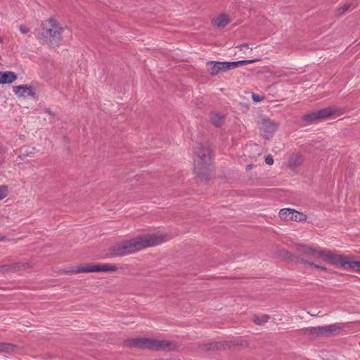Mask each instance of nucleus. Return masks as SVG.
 Here are the masks:
<instances>
[{
  "label": "nucleus",
  "instance_id": "obj_1",
  "mask_svg": "<svg viewBox=\"0 0 360 360\" xmlns=\"http://www.w3.org/2000/svg\"><path fill=\"white\" fill-rule=\"evenodd\" d=\"M298 251L306 257L302 258L300 262L310 268L327 272L328 268L320 262L322 261L337 267L360 273V259L356 260L352 256L343 255L335 251L311 245H300Z\"/></svg>",
  "mask_w": 360,
  "mask_h": 360
},
{
  "label": "nucleus",
  "instance_id": "obj_2",
  "mask_svg": "<svg viewBox=\"0 0 360 360\" xmlns=\"http://www.w3.org/2000/svg\"><path fill=\"white\" fill-rule=\"evenodd\" d=\"M172 238L168 233H153L138 235L129 240H123L109 248L111 255L122 257L134 254L142 250L161 245Z\"/></svg>",
  "mask_w": 360,
  "mask_h": 360
},
{
  "label": "nucleus",
  "instance_id": "obj_3",
  "mask_svg": "<svg viewBox=\"0 0 360 360\" xmlns=\"http://www.w3.org/2000/svg\"><path fill=\"white\" fill-rule=\"evenodd\" d=\"M214 150L210 142L199 143L195 147L193 156L194 179L198 184H207L214 170Z\"/></svg>",
  "mask_w": 360,
  "mask_h": 360
},
{
  "label": "nucleus",
  "instance_id": "obj_4",
  "mask_svg": "<svg viewBox=\"0 0 360 360\" xmlns=\"http://www.w3.org/2000/svg\"><path fill=\"white\" fill-rule=\"evenodd\" d=\"M125 346L129 348H139L155 351H176L178 346L172 341L154 338H131L125 341Z\"/></svg>",
  "mask_w": 360,
  "mask_h": 360
},
{
  "label": "nucleus",
  "instance_id": "obj_5",
  "mask_svg": "<svg viewBox=\"0 0 360 360\" xmlns=\"http://www.w3.org/2000/svg\"><path fill=\"white\" fill-rule=\"evenodd\" d=\"M41 32L39 39L49 46H52L60 41L62 34L67 29L62 26L55 18H49L41 23Z\"/></svg>",
  "mask_w": 360,
  "mask_h": 360
},
{
  "label": "nucleus",
  "instance_id": "obj_6",
  "mask_svg": "<svg viewBox=\"0 0 360 360\" xmlns=\"http://www.w3.org/2000/svg\"><path fill=\"white\" fill-rule=\"evenodd\" d=\"M341 328L336 325L311 326L303 329V333L311 338L329 337L338 334Z\"/></svg>",
  "mask_w": 360,
  "mask_h": 360
},
{
  "label": "nucleus",
  "instance_id": "obj_7",
  "mask_svg": "<svg viewBox=\"0 0 360 360\" xmlns=\"http://www.w3.org/2000/svg\"><path fill=\"white\" fill-rule=\"evenodd\" d=\"M118 268L115 264H86L76 266L75 268L68 271L70 274L79 273H95V272H116Z\"/></svg>",
  "mask_w": 360,
  "mask_h": 360
},
{
  "label": "nucleus",
  "instance_id": "obj_8",
  "mask_svg": "<svg viewBox=\"0 0 360 360\" xmlns=\"http://www.w3.org/2000/svg\"><path fill=\"white\" fill-rule=\"evenodd\" d=\"M236 346L247 347L249 346V343L246 340L214 342L204 344L201 346V348L205 351H218L232 349Z\"/></svg>",
  "mask_w": 360,
  "mask_h": 360
},
{
  "label": "nucleus",
  "instance_id": "obj_9",
  "mask_svg": "<svg viewBox=\"0 0 360 360\" xmlns=\"http://www.w3.org/2000/svg\"><path fill=\"white\" fill-rule=\"evenodd\" d=\"M259 129L262 137L269 139L278 129L279 124L269 117H263L258 122Z\"/></svg>",
  "mask_w": 360,
  "mask_h": 360
},
{
  "label": "nucleus",
  "instance_id": "obj_10",
  "mask_svg": "<svg viewBox=\"0 0 360 360\" xmlns=\"http://www.w3.org/2000/svg\"><path fill=\"white\" fill-rule=\"evenodd\" d=\"M278 217L281 221H294L296 222L306 221L307 215L292 208H283L278 212Z\"/></svg>",
  "mask_w": 360,
  "mask_h": 360
},
{
  "label": "nucleus",
  "instance_id": "obj_11",
  "mask_svg": "<svg viewBox=\"0 0 360 360\" xmlns=\"http://www.w3.org/2000/svg\"><path fill=\"white\" fill-rule=\"evenodd\" d=\"M207 66L209 67V73L212 76L231 69L229 62L209 61Z\"/></svg>",
  "mask_w": 360,
  "mask_h": 360
},
{
  "label": "nucleus",
  "instance_id": "obj_12",
  "mask_svg": "<svg viewBox=\"0 0 360 360\" xmlns=\"http://www.w3.org/2000/svg\"><path fill=\"white\" fill-rule=\"evenodd\" d=\"M231 16L226 13H221L211 19V25L217 29H223L231 22Z\"/></svg>",
  "mask_w": 360,
  "mask_h": 360
},
{
  "label": "nucleus",
  "instance_id": "obj_13",
  "mask_svg": "<svg viewBox=\"0 0 360 360\" xmlns=\"http://www.w3.org/2000/svg\"><path fill=\"white\" fill-rule=\"evenodd\" d=\"M32 268V265L29 262H18L1 266L0 267V271L2 273L16 272Z\"/></svg>",
  "mask_w": 360,
  "mask_h": 360
},
{
  "label": "nucleus",
  "instance_id": "obj_14",
  "mask_svg": "<svg viewBox=\"0 0 360 360\" xmlns=\"http://www.w3.org/2000/svg\"><path fill=\"white\" fill-rule=\"evenodd\" d=\"M304 161V158L301 152H294L289 155L288 166L290 169H296L301 167Z\"/></svg>",
  "mask_w": 360,
  "mask_h": 360
},
{
  "label": "nucleus",
  "instance_id": "obj_15",
  "mask_svg": "<svg viewBox=\"0 0 360 360\" xmlns=\"http://www.w3.org/2000/svg\"><path fill=\"white\" fill-rule=\"evenodd\" d=\"M211 124L215 127H221L225 122L226 115L217 112H212L210 115Z\"/></svg>",
  "mask_w": 360,
  "mask_h": 360
},
{
  "label": "nucleus",
  "instance_id": "obj_16",
  "mask_svg": "<svg viewBox=\"0 0 360 360\" xmlns=\"http://www.w3.org/2000/svg\"><path fill=\"white\" fill-rule=\"evenodd\" d=\"M14 92L18 96H24L25 93H27L28 96H30V97H36L35 91L32 89L31 86L27 84L15 86Z\"/></svg>",
  "mask_w": 360,
  "mask_h": 360
},
{
  "label": "nucleus",
  "instance_id": "obj_17",
  "mask_svg": "<svg viewBox=\"0 0 360 360\" xmlns=\"http://www.w3.org/2000/svg\"><path fill=\"white\" fill-rule=\"evenodd\" d=\"M340 109L334 107H328L319 110L320 119L327 118L335 114H342Z\"/></svg>",
  "mask_w": 360,
  "mask_h": 360
},
{
  "label": "nucleus",
  "instance_id": "obj_18",
  "mask_svg": "<svg viewBox=\"0 0 360 360\" xmlns=\"http://www.w3.org/2000/svg\"><path fill=\"white\" fill-rule=\"evenodd\" d=\"M18 349V345L15 344L0 342V353L13 354L16 352Z\"/></svg>",
  "mask_w": 360,
  "mask_h": 360
},
{
  "label": "nucleus",
  "instance_id": "obj_19",
  "mask_svg": "<svg viewBox=\"0 0 360 360\" xmlns=\"http://www.w3.org/2000/svg\"><path fill=\"white\" fill-rule=\"evenodd\" d=\"M16 78V75L13 72H0V84L12 83Z\"/></svg>",
  "mask_w": 360,
  "mask_h": 360
},
{
  "label": "nucleus",
  "instance_id": "obj_20",
  "mask_svg": "<svg viewBox=\"0 0 360 360\" xmlns=\"http://www.w3.org/2000/svg\"><path fill=\"white\" fill-rule=\"evenodd\" d=\"M276 256L282 261H292L294 258L293 255L285 249L278 250Z\"/></svg>",
  "mask_w": 360,
  "mask_h": 360
},
{
  "label": "nucleus",
  "instance_id": "obj_21",
  "mask_svg": "<svg viewBox=\"0 0 360 360\" xmlns=\"http://www.w3.org/2000/svg\"><path fill=\"white\" fill-rule=\"evenodd\" d=\"M270 316L268 314H255L252 316V321L258 326L265 325L269 320Z\"/></svg>",
  "mask_w": 360,
  "mask_h": 360
},
{
  "label": "nucleus",
  "instance_id": "obj_22",
  "mask_svg": "<svg viewBox=\"0 0 360 360\" xmlns=\"http://www.w3.org/2000/svg\"><path fill=\"white\" fill-rule=\"evenodd\" d=\"M302 120L305 122H313L320 119L318 111H311L309 112L302 117Z\"/></svg>",
  "mask_w": 360,
  "mask_h": 360
},
{
  "label": "nucleus",
  "instance_id": "obj_23",
  "mask_svg": "<svg viewBox=\"0 0 360 360\" xmlns=\"http://www.w3.org/2000/svg\"><path fill=\"white\" fill-rule=\"evenodd\" d=\"M260 60H261L260 59L241 60L229 62V63H230L231 68L232 69V68H235L238 67L240 65L250 64V63H252L255 62H259Z\"/></svg>",
  "mask_w": 360,
  "mask_h": 360
},
{
  "label": "nucleus",
  "instance_id": "obj_24",
  "mask_svg": "<svg viewBox=\"0 0 360 360\" xmlns=\"http://www.w3.org/2000/svg\"><path fill=\"white\" fill-rule=\"evenodd\" d=\"M8 194V187L5 185L0 186V201L4 199Z\"/></svg>",
  "mask_w": 360,
  "mask_h": 360
},
{
  "label": "nucleus",
  "instance_id": "obj_25",
  "mask_svg": "<svg viewBox=\"0 0 360 360\" xmlns=\"http://www.w3.org/2000/svg\"><path fill=\"white\" fill-rule=\"evenodd\" d=\"M237 49L243 53H245L247 51H252V49L249 47L248 44H243L237 46Z\"/></svg>",
  "mask_w": 360,
  "mask_h": 360
},
{
  "label": "nucleus",
  "instance_id": "obj_26",
  "mask_svg": "<svg viewBox=\"0 0 360 360\" xmlns=\"http://www.w3.org/2000/svg\"><path fill=\"white\" fill-rule=\"evenodd\" d=\"M264 160L266 164L268 165H273L274 163V157L270 154L264 157Z\"/></svg>",
  "mask_w": 360,
  "mask_h": 360
},
{
  "label": "nucleus",
  "instance_id": "obj_27",
  "mask_svg": "<svg viewBox=\"0 0 360 360\" xmlns=\"http://www.w3.org/2000/svg\"><path fill=\"white\" fill-rule=\"evenodd\" d=\"M348 8H349L348 5H344L338 9V13L339 15H342L348 10Z\"/></svg>",
  "mask_w": 360,
  "mask_h": 360
},
{
  "label": "nucleus",
  "instance_id": "obj_28",
  "mask_svg": "<svg viewBox=\"0 0 360 360\" xmlns=\"http://www.w3.org/2000/svg\"><path fill=\"white\" fill-rule=\"evenodd\" d=\"M252 100L254 101V102H255V103L260 102L264 99L263 97H261L255 93L252 94Z\"/></svg>",
  "mask_w": 360,
  "mask_h": 360
},
{
  "label": "nucleus",
  "instance_id": "obj_29",
  "mask_svg": "<svg viewBox=\"0 0 360 360\" xmlns=\"http://www.w3.org/2000/svg\"><path fill=\"white\" fill-rule=\"evenodd\" d=\"M19 30L22 34H27L30 32V29L25 25H20L19 27Z\"/></svg>",
  "mask_w": 360,
  "mask_h": 360
},
{
  "label": "nucleus",
  "instance_id": "obj_30",
  "mask_svg": "<svg viewBox=\"0 0 360 360\" xmlns=\"http://www.w3.org/2000/svg\"><path fill=\"white\" fill-rule=\"evenodd\" d=\"M36 151V148L32 147L30 150V151H25L24 153H22V156L27 157L30 155V154H33Z\"/></svg>",
  "mask_w": 360,
  "mask_h": 360
},
{
  "label": "nucleus",
  "instance_id": "obj_31",
  "mask_svg": "<svg viewBox=\"0 0 360 360\" xmlns=\"http://www.w3.org/2000/svg\"><path fill=\"white\" fill-rule=\"evenodd\" d=\"M8 240V238L5 236L0 235V242Z\"/></svg>",
  "mask_w": 360,
  "mask_h": 360
},
{
  "label": "nucleus",
  "instance_id": "obj_32",
  "mask_svg": "<svg viewBox=\"0 0 360 360\" xmlns=\"http://www.w3.org/2000/svg\"><path fill=\"white\" fill-rule=\"evenodd\" d=\"M254 167L253 164H249L246 166V170H250Z\"/></svg>",
  "mask_w": 360,
  "mask_h": 360
},
{
  "label": "nucleus",
  "instance_id": "obj_33",
  "mask_svg": "<svg viewBox=\"0 0 360 360\" xmlns=\"http://www.w3.org/2000/svg\"><path fill=\"white\" fill-rule=\"evenodd\" d=\"M20 139H23L25 138V136L24 135H20L19 136Z\"/></svg>",
  "mask_w": 360,
  "mask_h": 360
},
{
  "label": "nucleus",
  "instance_id": "obj_34",
  "mask_svg": "<svg viewBox=\"0 0 360 360\" xmlns=\"http://www.w3.org/2000/svg\"><path fill=\"white\" fill-rule=\"evenodd\" d=\"M168 360H179V359H168Z\"/></svg>",
  "mask_w": 360,
  "mask_h": 360
}]
</instances>
